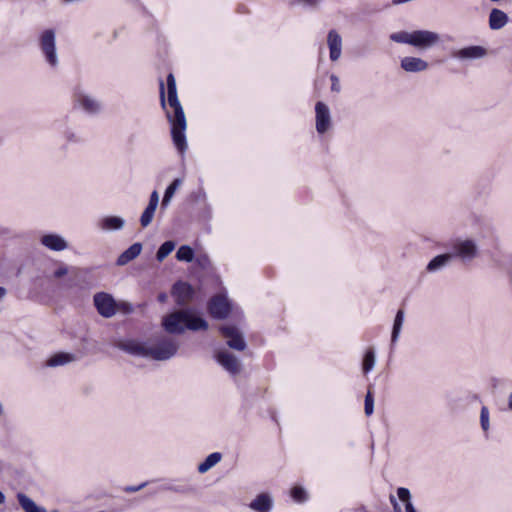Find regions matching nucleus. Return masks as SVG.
Here are the masks:
<instances>
[{
    "instance_id": "de8ad7c7",
    "label": "nucleus",
    "mask_w": 512,
    "mask_h": 512,
    "mask_svg": "<svg viewBox=\"0 0 512 512\" xmlns=\"http://www.w3.org/2000/svg\"><path fill=\"white\" fill-rule=\"evenodd\" d=\"M167 489L176 491V492H185V489L175 488V487H168Z\"/></svg>"
},
{
    "instance_id": "7c9ffc66",
    "label": "nucleus",
    "mask_w": 512,
    "mask_h": 512,
    "mask_svg": "<svg viewBox=\"0 0 512 512\" xmlns=\"http://www.w3.org/2000/svg\"><path fill=\"white\" fill-rule=\"evenodd\" d=\"M175 248V243L173 241H165L159 247L156 258L159 262H162Z\"/></svg>"
},
{
    "instance_id": "f03ea898",
    "label": "nucleus",
    "mask_w": 512,
    "mask_h": 512,
    "mask_svg": "<svg viewBox=\"0 0 512 512\" xmlns=\"http://www.w3.org/2000/svg\"><path fill=\"white\" fill-rule=\"evenodd\" d=\"M162 325L169 334H182L185 329L192 331L207 330V321L189 310H179L165 316Z\"/></svg>"
},
{
    "instance_id": "603ef678",
    "label": "nucleus",
    "mask_w": 512,
    "mask_h": 512,
    "mask_svg": "<svg viewBox=\"0 0 512 512\" xmlns=\"http://www.w3.org/2000/svg\"><path fill=\"white\" fill-rule=\"evenodd\" d=\"M67 139H68L69 141L74 140V134H70V135H68V136H67Z\"/></svg>"
},
{
    "instance_id": "7ed1b4c3",
    "label": "nucleus",
    "mask_w": 512,
    "mask_h": 512,
    "mask_svg": "<svg viewBox=\"0 0 512 512\" xmlns=\"http://www.w3.org/2000/svg\"><path fill=\"white\" fill-rule=\"evenodd\" d=\"M179 349V343L167 336L157 339L154 345L149 346V358L156 361H166L174 357Z\"/></svg>"
},
{
    "instance_id": "a211bd4d",
    "label": "nucleus",
    "mask_w": 512,
    "mask_h": 512,
    "mask_svg": "<svg viewBox=\"0 0 512 512\" xmlns=\"http://www.w3.org/2000/svg\"><path fill=\"white\" fill-rule=\"evenodd\" d=\"M192 287L185 282L178 281L172 287V295L176 298L178 304H184L192 297Z\"/></svg>"
},
{
    "instance_id": "cd10ccee",
    "label": "nucleus",
    "mask_w": 512,
    "mask_h": 512,
    "mask_svg": "<svg viewBox=\"0 0 512 512\" xmlns=\"http://www.w3.org/2000/svg\"><path fill=\"white\" fill-rule=\"evenodd\" d=\"M222 458V455L221 453L219 452H214V453H211L210 455H208L206 457V459L199 464L198 466V471L200 473H205L207 472L209 469H211L213 466H215Z\"/></svg>"
},
{
    "instance_id": "ddd939ff",
    "label": "nucleus",
    "mask_w": 512,
    "mask_h": 512,
    "mask_svg": "<svg viewBox=\"0 0 512 512\" xmlns=\"http://www.w3.org/2000/svg\"><path fill=\"white\" fill-rule=\"evenodd\" d=\"M401 68L410 73H417L425 71L428 68V63L418 57L406 56L401 59Z\"/></svg>"
},
{
    "instance_id": "c85d7f7f",
    "label": "nucleus",
    "mask_w": 512,
    "mask_h": 512,
    "mask_svg": "<svg viewBox=\"0 0 512 512\" xmlns=\"http://www.w3.org/2000/svg\"><path fill=\"white\" fill-rule=\"evenodd\" d=\"M397 495L399 499L405 503L406 512H417L413 503L411 502V493L409 489L400 487L397 490Z\"/></svg>"
},
{
    "instance_id": "e433bc0d",
    "label": "nucleus",
    "mask_w": 512,
    "mask_h": 512,
    "mask_svg": "<svg viewBox=\"0 0 512 512\" xmlns=\"http://www.w3.org/2000/svg\"><path fill=\"white\" fill-rule=\"evenodd\" d=\"M480 423L482 429L486 432L489 429V410L486 406L481 408L480 412Z\"/></svg>"
},
{
    "instance_id": "b1692460",
    "label": "nucleus",
    "mask_w": 512,
    "mask_h": 512,
    "mask_svg": "<svg viewBox=\"0 0 512 512\" xmlns=\"http://www.w3.org/2000/svg\"><path fill=\"white\" fill-rule=\"evenodd\" d=\"M17 500L24 512H47L44 507L38 506L30 497L24 493H18Z\"/></svg>"
},
{
    "instance_id": "4be33fe9",
    "label": "nucleus",
    "mask_w": 512,
    "mask_h": 512,
    "mask_svg": "<svg viewBox=\"0 0 512 512\" xmlns=\"http://www.w3.org/2000/svg\"><path fill=\"white\" fill-rule=\"evenodd\" d=\"M125 225V220L119 216H106L99 222V228L104 231L121 230Z\"/></svg>"
},
{
    "instance_id": "dca6fc26",
    "label": "nucleus",
    "mask_w": 512,
    "mask_h": 512,
    "mask_svg": "<svg viewBox=\"0 0 512 512\" xmlns=\"http://www.w3.org/2000/svg\"><path fill=\"white\" fill-rule=\"evenodd\" d=\"M118 347L128 354L149 358V346L138 341L131 340L122 342Z\"/></svg>"
},
{
    "instance_id": "8fccbe9b",
    "label": "nucleus",
    "mask_w": 512,
    "mask_h": 512,
    "mask_svg": "<svg viewBox=\"0 0 512 512\" xmlns=\"http://www.w3.org/2000/svg\"><path fill=\"white\" fill-rule=\"evenodd\" d=\"M393 509L395 512H401V508L398 503H395V505H393Z\"/></svg>"
},
{
    "instance_id": "473e14b6",
    "label": "nucleus",
    "mask_w": 512,
    "mask_h": 512,
    "mask_svg": "<svg viewBox=\"0 0 512 512\" xmlns=\"http://www.w3.org/2000/svg\"><path fill=\"white\" fill-rule=\"evenodd\" d=\"M155 211L156 208L152 207V205H147L140 217V223L142 227L145 228L151 224Z\"/></svg>"
},
{
    "instance_id": "a18cd8bd",
    "label": "nucleus",
    "mask_w": 512,
    "mask_h": 512,
    "mask_svg": "<svg viewBox=\"0 0 512 512\" xmlns=\"http://www.w3.org/2000/svg\"><path fill=\"white\" fill-rule=\"evenodd\" d=\"M508 408L512 411V392L508 396Z\"/></svg>"
},
{
    "instance_id": "393cba45",
    "label": "nucleus",
    "mask_w": 512,
    "mask_h": 512,
    "mask_svg": "<svg viewBox=\"0 0 512 512\" xmlns=\"http://www.w3.org/2000/svg\"><path fill=\"white\" fill-rule=\"evenodd\" d=\"M403 323H404V311L402 309H400L396 313L394 323H393V328H392V333H391V347L392 348L398 341Z\"/></svg>"
},
{
    "instance_id": "ea45409f",
    "label": "nucleus",
    "mask_w": 512,
    "mask_h": 512,
    "mask_svg": "<svg viewBox=\"0 0 512 512\" xmlns=\"http://www.w3.org/2000/svg\"><path fill=\"white\" fill-rule=\"evenodd\" d=\"M158 204H159V194L157 191H153L150 195L148 205H152V207L157 209Z\"/></svg>"
},
{
    "instance_id": "c9c22d12",
    "label": "nucleus",
    "mask_w": 512,
    "mask_h": 512,
    "mask_svg": "<svg viewBox=\"0 0 512 512\" xmlns=\"http://www.w3.org/2000/svg\"><path fill=\"white\" fill-rule=\"evenodd\" d=\"M292 498L297 502H305L307 500V493L304 488L296 486L291 490Z\"/></svg>"
},
{
    "instance_id": "5701e85b",
    "label": "nucleus",
    "mask_w": 512,
    "mask_h": 512,
    "mask_svg": "<svg viewBox=\"0 0 512 512\" xmlns=\"http://www.w3.org/2000/svg\"><path fill=\"white\" fill-rule=\"evenodd\" d=\"M454 258L453 254L445 253L434 257L427 265L428 272H436L451 262Z\"/></svg>"
},
{
    "instance_id": "2eb2a0df",
    "label": "nucleus",
    "mask_w": 512,
    "mask_h": 512,
    "mask_svg": "<svg viewBox=\"0 0 512 512\" xmlns=\"http://www.w3.org/2000/svg\"><path fill=\"white\" fill-rule=\"evenodd\" d=\"M76 103L86 113L97 114L101 110V104L90 95L79 93L76 96Z\"/></svg>"
},
{
    "instance_id": "6e6552de",
    "label": "nucleus",
    "mask_w": 512,
    "mask_h": 512,
    "mask_svg": "<svg viewBox=\"0 0 512 512\" xmlns=\"http://www.w3.org/2000/svg\"><path fill=\"white\" fill-rule=\"evenodd\" d=\"M453 255L463 261H471L478 254V247L473 240H458L453 244Z\"/></svg>"
},
{
    "instance_id": "09e8293b",
    "label": "nucleus",
    "mask_w": 512,
    "mask_h": 512,
    "mask_svg": "<svg viewBox=\"0 0 512 512\" xmlns=\"http://www.w3.org/2000/svg\"><path fill=\"white\" fill-rule=\"evenodd\" d=\"M5 502V495L2 491H0V505Z\"/></svg>"
},
{
    "instance_id": "0eeeda50",
    "label": "nucleus",
    "mask_w": 512,
    "mask_h": 512,
    "mask_svg": "<svg viewBox=\"0 0 512 512\" xmlns=\"http://www.w3.org/2000/svg\"><path fill=\"white\" fill-rule=\"evenodd\" d=\"M210 315L216 319H225L231 311V305L224 295H215L208 303Z\"/></svg>"
},
{
    "instance_id": "4c0bfd02",
    "label": "nucleus",
    "mask_w": 512,
    "mask_h": 512,
    "mask_svg": "<svg viewBox=\"0 0 512 512\" xmlns=\"http://www.w3.org/2000/svg\"><path fill=\"white\" fill-rule=\"evenodd\" d=\"M330 80H331V90L333 92H339L341 89L339 78L336 75L332 74L330 76Z\"/></svg>"
},
{
    "instance_id": "f257e3e1",
    "label": "nucleus",
    "mask_w": 512,
    "mask_h": 512,
    "mask_svg": "<svg viewBox=\"0 0 512 512\" xmlns=\"http://www.w3.org/2000/svg\"><path fill=\"white\" fill-rule=\"evenodd\" d=\"M168 104L173 112L167 111L166 116L171 124V135L174 145L180 153L187 149L185 130L187 127L184 110L179 102L176 81L173 74L167 76Z\"/></svg>"
},
{
    "instance_id": "9b49d317",
    "label": "nucleus",
    "mask_w": 512,
    "mask_h": 512,
    "mask_svg": "<svg viewBox=\"0 0 512 512\" xmlns=\"http://www.w3.org/2000/svg\"><path fill=\"white\" fill-rule=\"evenodd\" d=\"M216 360L231 375H237L241 371V364L232 353L221 351L217 353Z\"/></svg>"
},
{
    "instance_id": "412c9836",
    "label": "nucleus",
    "mask_w": 512,
    "mask_h": 512,
    "mask_svg": "<svg viewBox=\"0 0 512 512\" xmlns=\"http://www.w3.org/2000/svg\"><path fill=\"white\" fill-rule=\"evenodd\" d=\"M142 251V244L137 242L132 244L128 249L122 252L118 259L117 265L124 266L128 264L130 261L134 260L136 257L140 255Z\"/></svg>"
},
{
    "instance_id": "72a5a7b5",
    "label": "nucleus",
    "mask_w": 512,
    "mask_h": 512,
    "mask_svg": "<svg viewBox=\"0 0 512 512\" xmlns=\"http://www.w3.org/2000/svg\"><path fill=\"white\" fill-rule=\"evenodd\" d=\"M374 365H375V353H374L373 349H369L365 353L364 359H363L364 373H368L369 371H371L373 369Z\"/></svg>"
},
{
    "instance_id": "49530a36",
    "label": "nucleus",
    "mask_w": 512,
    "mask_h": 512,
    "mask_svg": "<svg viewBox=\"0 0 512 512\" xmlns=\"http://www.w3.org/2000/svg\"><path fill=\"white\" fill-rule=\"evenodd\" d=\"M6 295V289L4 287H0V299Z\"/></svg>"
},
{
    "instance_id": "f704fd0d",
    "label": "nucleus",
    "mask_w": 512,
    "mask_h": 512,
    "mask_svg": "<svg viewBox=\"0 0 512 512\" xmlns=\"http://www.w3.org/2000/svg\"><path fill=\"white\" fill-rule=\"evenodd\" d=\"M364 411L367 416L372 415L374 411V398L370 390H368L365 396Z\"/></svg>"
},
{
    "instance_id": "a878e982",
    "label": "nucleus",
    "mask_w": 512,
    "mask_h": 512,
    "mask_svg": "<svg viewBox=\"0 0 512 512\" xmlns=\"http://www.w3.org/2000/svg\"><path fill=\"white\" fill-rule=\"evenodd\" d=\"M75 359L73 354L59 352L51 356L47 361V366L49 367H57L61 365L68 364Z\"/></svg>"
},
{
    "instance_id": "a19ab883",
    "label": "nucleus",
    "mask_w": 512,
    "mask_h": 512,
    "mask_svg": "<svg viewBox=\"0 0 512 512\" xmlns=\"http://www.w3.org/2000/svg\"><path fill=\"white\" fill-rule=\"evenodd\" d=\"M146 485H147V483H146V482H144V483H141V484H140V485H138V486H126V487L124 488V491H125V492H128V493L137 492V491H139V490L143 489Z\"/></svg>"
},
{
    "instance_id": "58836bf2",
    "label": "nucleus",
    "mask_w": 512,
    "mask_h": 512,
    "mask_svg": "<svg viewBox=\"0 0 512 512\" xmlns=\"http://www.w3.org/2000/svg\"><path fill=\"white\" fill-rule=\"evenodd\" d=\"M159 93H160V102L163 109L166 108V101H165V88H164V82L160 80L159 83Z\"/></svg>"
},
{
    "instance_id": "c756f323",
    "label": "nucleus",
    "mask_w": 512,
    "mask_h": 512,
    "mask_svg": "<svg viewBox=\"0 0 512 512\" xmlns=\"http://www.w3.org/2000/svg\"><path fill=\"white\" fill-rule=\"evenodd\" d=\"M176 258L179 261L192 262L194 259V250L188 245H182L177 250Z\"/></svg>"
},
{
    "instance_id": "3c124183",
    "label": "nucleus",
    "mask_w": 512,
    "mask_h": 512,
    "mask_svg": "<svg viewBox=\"0 0 512 512\" xmlns=\"http://www.w3.org/2000/svg\"><path fill=\"white\" fill-rule=\"evenodd\" d=\"M390 502L392 505H395V503H398L396 498L393 495H390Z\"/></svg>"
},
{
    "instance_id": "f3484780",
    "label": "nucleus",
    "mask_w": 512,
    "mask_h": 512,
    "mask_svg": "<svg viewBox=\"0 0 512 512\" xmlns=\"http://www.w3.org/2000/svg\"><path fill=\"white\" fill-rule=\"evenodd\" d=\"M41 244L52 251H63L67 248L66 240L58 234H46L41 237Z\"/></svg>"
},
{
    "instance_id": "4468645a",
    "label": "nucleus",
    "mask_w": 512,
    "mask_h": 512,
    "mask_svg": "<svg viewBox=\"0 0 512 512\" xmlns=\"http://www.w3.org/2000/svg\"><path fill=\"white\" fill-rule=\"evenodd\" d=\"M331 61H337L341 56L342 38L336 30H330L327 36Z\"/></svg>"
},
{
    "instance_id": "9d476101",
    "label": "nucleus",
    "mask_w": 512,
    "mask_h": 512,
    "mask_svg": "<svg viewBox=\"0 0 512 512\" xmlns=\"http://www.w3.org/2000/svg\"><path fill=\"white\" fill-rule=\"evenodd\" d=\"M316 112V130L319 134L325 133L330 126V111L326 104L317 102L315 105Z\"/></svg>"
},
{
    "instance_id": "6ab92c4d",
    "label": "nucleus",
    "mask_w": 512,
    "mask_h": 512,
    "mask_svg": "<svg viewBox=\"0 0 512 512\" xmlns=\"http://www.w3.org/2000/svg\"><path fill=\"white\" fill-rule=\"evenodd\" d=\"M256 512H270L273 507V500L267 493L259 494L249 505Z\"/></svg>"
},
{
    "instance_id": "bb28decb",
    "label": "nucleus",
    "mask_w": 512,
    "mask_h": 512,
    "mask_svg": "<svg viewBox=\"0 0 512 512\" xmlns=\"http://www.w3.org/2000/svg\"><path fill=\"white\" fill-rule=\"evenodd\" d=\"M181 184L182 180L177 178L166 188L161 202V209H166L169 206L171 199L173 198L176 190L181 186Z\"/></svg>"
},
{
    "instance_id": "1a4fd4ad",
    "label": "nucleus",
    "mask_w": 512,
    "mask_h": 512,
    "mask_svg": "<svg viewBox=\"0 0 512 512\" xmlns=\"http://www.w3.org/2000/svg\"><path fill=\"white\" fill-rule=\"evenodd\" d=\"M223 337L227 339V345L237 351H243L246 348V342L243 335L235 326L223 325L219 328Z\"/></svg>"
},
{
    "instance_id": "79ce46f5",
    "label": "nucleus",
    "mask_w": 512,
    "mask_h": 512,
    "mask_svg": "<svg viewBox=\"0 0 512 512\" xmlns=\"http://www.w3.org/2000/svg\"><path fill=\"white\" fill-rule=\"evenodd\" d=\"M67 272H68V271H67V268H65V267H61V268L57 269V270L54 272V276H55L56 278H60V277H62V276H64V275H66V274H67Z\"/></svg>"
},
{
    "instance_id": "aec40b11",
    "label": "nucleus",
    "mask_w": 512,
    "mask_h": 512,
    "mask_svg": "<svg viewBox=\"0 0 512 512\" xmlns=\"http://www.w3.org/2000/svg\"><path fill=\"white\" fill-rule=\"evenodd\" d=\"M507 14L497 8H493L489 14V27L492 30H499L508 23Z\"/></svg>"
},
{
    "instance_id": "c03bdc74",
    "label": "nucleus",
    "mask_w": 512,
    "mask_h": 512,
    "mask_svg": "<svg viewBox=\"0 0 512 512\" xmlns=\"http://www.w3.org/2000/svg\"><path fill=\"white\" fill-rule=\"evenodd\" d=\"M167 298H168V297H167V294H166V293H160V294L158 295V297H157V299H158V301H159L160 303H164V302H166V301H167Z\"/></svg>"
},
{
    "instance_id": "20e7f679",
    "label": "nucleus",
    "mask_w": 512,
    "mask_h": 512,
    "mask_svg": "<svg viewBox=\"0 0 512 512\" xmlns=\"http://www.w3.org/2000/svg\"><path fill=\"white\" fill-rule=\"evenodd\" d=\"M40 48L47 63L56 67L58 65V56L56 52V35L53 29H46L40 35Z\"/></svg>"
},
{
    "instance_id": "37998d69",
    "label": "nucleus",
    "mask_w": 512,
    "mask_h": 512,
    "mask_svg": "<svg viewBox=\"0 0 512 512\" xmlns=\"http://www.w3.org/2000/svg\"><path fill=\"white\" fill-rule=\"evenodd\" d=\"M304 5L315 6L318 3V0H298Z\"/></svg>"
},
{
    "instance_id": "39448f33",
    "label": "nucleus",
    "mask_w": 512,
    "mask_h": 512,
    "mask_svg": "<svg viewBox=\"0 0 512 512\" xmlns=\"http://www.w3.org/2000/svg\"><path fill=\"white\" fill-rule=\"evenodd\" d=\"M440 42V35L430 30H415L412 35L411 46L419 50H427Z\"/></svg>"
},
{
    "instance_id": "423d86ee",
    "label": "nucleus",
    "mask_w": 512,
    "mask_h": 512,
    "mask_svg": "<svg viewBox=\"0 0 512 512\" xmlns=\"http://www.w3.org/2000/svg\"><path fill=\"white\" fill-rule=\"evenodd\" d=\"M93 300L98 313L102 317L111 318L116 314L117 305L110 294L105 292L96 293Z\"/></svg>"
},
{
    "instance_id": "f8f14e48",
    "label": "nucleus",
    "mask_w": 512,
    "mask_h": 512,
    "mask_svg": "<svg viewBox=\"0 0 512 512\" xmlns=\"http://www.w3.org/2000/svg\"><path fill=\"white\" fill-rule=\"evenodd\" d=\"M487 54V51L482 46H468L453 53L455 58L460 60H474L483 58Z\"/></svg>"
},
{
    "instance_id": "2f4dec72",
    "label": "nucleus",
    "mask_w": 512,
    "mask_h": 512,
    "mask_svg": "<svg viewBox=\"0 0 512 512\" xmlns=\"http://www.w3.org/2000/svg\"><path fill=\"white\" fill-rule=\"evenodd\" d=\"M412 35H413V32L400 31V32L392 33L390 35V40H392L393 42H396V43L411 45Z\"/></svg>"
}]
</instances>
